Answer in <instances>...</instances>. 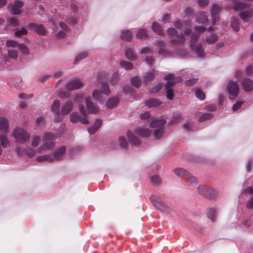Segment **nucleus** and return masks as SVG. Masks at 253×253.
<instances>
[{
  "label": "nucleus",
  "instance_id": "f257e3e1",
  "mask_svg": "<svg viewBox=\"0 0 253 253\" xmlns=\"http://www.w3.org/2000/svg\"><path fill=\"white\" fill-rule=\"evenodd\" d=\"M196 31L192 34L190 41V47L195 52L198 57H203L204 56V49L202 45L201 44H196V42L200 36V32L205 31L206 30L205 27L203 26H196L194 27Z\"/></svg>",
  "mask_w": 253,
  "mask_h": 253
},
{
  "label": "nucleus",
  "instance_id": "f03ea898",
  "mask_svg": "<svg viewBox=\"0 0 253 253\" xmlns=\"http://www.w3.org/2000/svg\"><path fill=\"white\" fill-rule=\"evenodd\" d=\"M12 136L15 139V142L20 144L25 143L30 139V134L25 129L18 127L13 130Z\"/></svg>",
  "mask_w": 253,
  "mask_h": 253
},
{
  "label": "nucleus",
  "instance_id": "7ed1b4c3",
  "mask_svg": "<svg viewBox=\"0 0 253 253\" xmlns=\"http://www.w3.org/2000/svg\"><path fill=\"white\" fill-rule=\"evenodd\" d=\"M166 121L164 119L155 120L152 121L150 126L151 127L157 128L153 131V135L154 136L156 139H160L164 133V126L166 124Z\"/></svg>",
  "mask_w": 253,
  "mask_h": 253
},
{
  "label": "nucleus",
  "instance_id": "20e7f679",
  "mask_svg": "<svg viewBox=\"0 0 253 253\" xmlns=\"http://www.w3.org/2000/svg\"><path fill=\"white\" fill-rule=\"evenodd\" d=\"M75 101L79 103V105L81 104L82 102L85 101L86 104V111L89 113H96L98 111L97 108L90 101V97H85L82 94L76 95Z\"/></svg>",
  "mask_w": 253,
  "mask_h": 253
},
{
  "label": "nucleus",
  "instance_id": "39448f33",
  "mask_svg": "<svg viewBox=\"0 0 253 253\" xmlns=\"http://www.w3.org/2000/svg\"><path fill=\"white\" fill-rule=\"evenodd\" d=\"M80 113L82 114L81 116L78 113L73 112L70 115V121L73 123H77L79 121L83 124H87L89 122L86 118V111L83 104L79 105Z\"/></svg>",
  "mask_w": 253,
  "mask_h": 253
},
{
  "label": "nucleus",
  "instance_id": "423d86ee",
  "mask_svg": "<svg viewBox=\"0 0 253 253\" xmlns=\"http://www.w3.org/2000/svg\"><path fill=\"white\" fill-rule=\"evenodd\" d=\"M227 90L228 93L229 99L234 100L238 96L239 88L236 82L230 81L227 86Z\"/></svg>",
  "mask_w": 253,
  "mask_h": 253
},
{
  "label": "nucleus",
  "instance_id": "0eeeda50",
  "mask_svg": "<svg viewBox=\"0 0 253 253\" xmlns=\"http://www.w3.org/2000/svg\"><path fill=\"white\" fill-rule=\"evenodd\" d=\"M168 34L170 36H176L177 39H171L170 42L174 45H179L185 42V39L184 36L180 34L177 35V31L173 28H169L167 31Z\"/></svg>",
  "mask_w": 253,
  "mask_h": 253
},
{
  "label": "nucleus",
  "instance_id": "6e6552de",
  "mask_svg": "<svg viewBox=\"0 0 253 253\" xmlns=\"http://www.w3.org/2000/svg\"><path fill=\"white\" fill-rule=\"evenodd\" d=\"M152 204L158 210L162 211H166L168 210L167 204L163 202L161 198L156 195H152L150 197Z\"/></svg>",
  "mask_w": 253,
  "mask_h": 253
},
{
  "label": "nucleus",
  "instance_id": "1a4fd4ad",
  "mask_svg": "<svg viewBox=\"0 0 253 253\" xmlns=\"http://www.w3.org/2000/svg\"><path fill=\"white\" fill-rule=\"evenodd\" d=\"M102 93L106 94H109L110 93V89L109 88L108 84L107 83H102L101 91H99L97 89H94L93 91V97L95 100H98L99 101H100L101 100V98H102Z\"/></svg>",
  "mask_w": 253,
  "mask_h": 253
},
{
  "label": "nucleus",
  "instance_id": "9d476101",
  "mask_svg": "<svg viewBox=\"0 0 253 253\" xmlns=\"http://www.w3.org/2000/svg\"><path fill=\"white\" fill-rule=\"evenodd\" d=\"M23 3L19 0H16L13 3H9L7 8L8 10L14 15H18L21 13L20 8L23 6Z\"/></svg>",
  "mask_w": 253,
  "mask_h": 253
},
{
  "label": "nucleus",
  "instance_id": "9b49d317",
  "mask_svg": "<svg viewBox=\"0 0 253 253\" xmlns=\"http://www.w3.org/2000/svg\"><path fill=\"white\" fill-rule=\"evenodd\" d=\"M60 102L58 100H55L51 106V110L55 113L54 121L55 123L61 122L63 120V117L59 111Z\"/></svg>",
  "mask_w": 253,
  "mask_h": 253
},
{
  "label": "nucleus",
  "instance_id": "f8f14e48",
  "mask_svg": "<svg viewBox=\"0 0 253 253\" xmlns=\"http://www.w3.org/2000/svg\"><path fill=\"white\" fill-rule=\"evenodd\" d=\"M27 27L30 30L41 35H45L46 33L44 26L41 24L30 23Z\"/></svg>",
  "mask_w": 253,
  "mask_h": 253
},
{
  "label": "nucleus",
  "instance_id": "ddd939ff",
  "mask_svg": "<svg viewBox=\"0 0 253 253\" xmlns=\"http://www.w3.org/2000/svg\"><path fill=\"white\" fill-rule=\"evenodd\" d=\"M83 85V82L79 79H74L70 81L66 85V87L68 90L78 89Z\"/></svg>",
  "mask_w": 253,
  "mask_h": 253
},
{
  "label": "nucleus",
  "instance_id": "4468645a",
  "mask_svg": "<svg viewBox=\"0 0 253 253\" xmlns=\"http://www.w3.org/2000/svg\"><path fill=\"white\" fill-rule=\"evenodd\" d=\"M73 108V103L70 100L68 101L62 105L60 114L62 116L63 119H64V116L68 115L71 112Z\"/></svg>",
  "mask_w": 253,
  "mask_h": 253
},
{
  "label": "nucleus",
  "instance_id": "2eb2a0df",
  "mask_svg": "<svg viewBox=\"0 0 253 253\" xmlns=\"http://www.w3.org/2000/svg\"><path fill=\"white\" fill-rule=\"evenodd\" d=\"M66 150V147L64 145L59 147L58 149L55 150L53 152V161L55 160L58 161L61 160V157L65 154Z\"/></svg>",
  "mask_w": 253,
  "mask_h": 253
},
{
  "label": "nucleus",
  "instance_id": "dca6fc26",
  "mask_svg": "<svg viewBox=\"0 0 253 253\" xmlns=\"http://www.w3.org/2000/svg\"><path fill=\"white\" fill-rule=\"evenodd\" d=\"M9 123L8 120L4 117H0V132L1 133H8Z\"/></svg>",
  "mask_w": 253,
  "mask_h": 253
},
{
  "label": "nucleus",
  "instance_id": "f3484780",
  "mask_svg": "<svg viewBox=\"0 0 253 253\" xmlns=\"http://www.w3.org/2000/svg\"><path fill=\"white\" fill-rule=\"evenodd\" d=\"M239 15L244 22H248L252 17H253V9H251L242 11L239 14Z\"/></svg>",
  "mask_w": 253,
  "mask_h": 253
},
{
  "label": "nucleus",
  "instance_id": "a211bd4d",
  "mask_svg": "<svg viewBox=\"0 0 253 253\" xmlns=\"http://www.w3.org/2000/svg\"><path fill=\"white\" fill-rule=\"evenodd\" d=\"M244 90L249 92L253 90V81L249 78H244L242 82Z\"/></svg>",
  "mask_w": 253,
  "mask_h": 253
},
{
  "label": "nucleus",
  "instance_id": "6ab92c4d",
  "mask_svg": "<svg viewBox=\"0 0 253 253\" xmlns=\"http://www.w3.org/2000/svg\"><path fill=\"white\" fill-rule=\"evenodd\" d=\"M221 7L217 4L212 6L211 10V15L212 18V23L214 24L218 19V14L220 11Z\"/></svg>",
  "mask_w": 253,
  "mask_h": 253
},
{
  "label": "nucleus",
  "instance_id": "aec40b11",
  "mask_svg": "<svg viewBox=\"0 0 253 253\" xmlns=\"http://www.w3.org/2000/svg\"><path fill=\"white\" fill-rule=\"evenodd\" d=\"M134 131L141 137H147L151 134V131L148 128L138 127L135 129Z\"/></svg>",
  "mask_w": 253,
  "mask_h": 253
},
{
  "label": "nucleus",
  "instance_id": "412c9836",
  "mask_svg": "<svg viewBox=\"0 0 253 253\" xmlns=\"http://www.w3.org/2000/svg\"><path fill=\"white\" fill-rule=\"evenodd\" d=\"M127 136L129 142L133 145L138 146L141 143L140 140L135 136L132 132L130 131H127Z\"/></svg>",
  "mask_w": 253,
  "mask_h": 253
},
{
  "label": "nucleus",
  "instance_id": "4be33fe9",
  "mask_svg": "<svg viewBox=\"0 0 253 253\" xmlns=\"http://www.w3.org/2000/svg\"><path fill=\"white\" fill-rule=\"evenodd\" d=\"M249 5L245 3L242 1H237L234 3L233 8L234 10L237 11H244L245 10L247 9Z\"/></svg>",
  "mask_w": 253,
  "mask_h": 253
},
{
  "label": "nucleus",
  "instance_id": "5701e85b",
  "mask_svg": "<svg viewBox=\"0 0 253 253\" xmlns=\"http://www.w3.org/2000/svg\"><path fill=\"white\" fill-rule=\"evenodd\" d=\"M196 21L199 23H205L208 22V18L206 13L203 11L198 12L196 15Z\"/></svg>",
  "mask_w": 253,
  "mask_h": 253
},
{
  "label": "nucleus",
  "instance_id": "b1692460",
  "mask_svg": "<svg viewBox=\"0 0 253 253\" xmlns=\"http://www.w3.org/2000/svg\"><path fill=\"white\" fill-rule=\"evenodd\" d=\"M7 133H4L0 134V144L3 148H7L10 145V142L7 135Z\"/></svg>",
  "mask_w": 253,
  "mask_h": 253
},
{
  "label": "nucleus",
  "instance_id": "393cba45",
  "mask_svg": "<svg viewBox=\"0 0 253 253\" xmlns=\"http://www.w3.org/2000/svg\"><path fill=\"white\" fill-rule=\"evenodd\" d=\"M174 173L178 177H184L185 179V177L188 176L189 175V172L187 171L186 169L178 168L173 170Z\"/></svg>",
  "mask_w": 253,
  "mask_h": 253
},
{
  "label": "nucleus",
  "instance_id": "a878e982",
  "mask_svg": "<svg viewBox=\"0 0 253 253\" xmlns=\"http://www.w3.org/2000/svg\"><path fill=\"white\" fill-rule=\"evenodd\" d=\"M145 104L149 108H151L160 106L161 104V102L158 99L152 98L147 100L145 102Z\"/></svg>",
  "mask_w": 253,
  "mask_h": 253
},
{
  "label": "nucleus",
  "instance_id": "bb28decb",
  "mask_svg": "<svg viewBox=\"0 0 253 253\" xmlns=\"http://www.w3.org/2000/svg\"><path fill=\"white\" fill-rule=\"evenodd\" d=\"M119 102V100L117 97H113L108 100L106 103L107 107L112 109L116 107Z\"/></svg>",
  "mask_w": 253,
  "mask_h": 253
},
{
  "label": "nucleus",
  "instance_id": "cd10ccee",
  "mask_svg": "<svg viewBox=\"0 0 253 253\" xmlns=\"http://www.w3.org/2000/svg\"><path fill=\"white\" fill-rule=\"evenodd\" d=\"M121 37L122 40L130 42L132 39V33L129 30H124L121 32Z\"/></svg>",
  "mask_w": 253,
  "mask_h": 253
},
{
  "label": "nucleus",
  "instance_id": "c85d7f7f",
  "mask_svg": "<svg viewBox=\"0 0 253 253\" xmlns=\"http://www.w3.org/2000/svg\"><path fill=\"white\" fill-rule=\"evenodd\" d=\"M155 71L153 70L146 73L143 78V81L145 84H147L150 81H152L155 77Z\"/></svg>",
  "mask_w": 253,
  "mask_h": 253
},
{
  "label": "nucleus",
  "instance_id": "c756f323",
  "mask_svg": "<svg viewBox=\"0 0 253 253\" xmlns=\"http://www.w3.org/2000/svg\"><path fill=\"white\" fill-rule=\"evenodd\" d=\"M216 194V192L214 189L208 187L203 196L208 199H212Z\"/></svg>",
  "mask_w": 253,
  "mask_h": 253
},
{
  "label": "nucleus",
  "instance_id": "7c9ffc66",
  "mask_svg": "<svg viewBox=\"0 0 253 253\" xmlns=\"http://www.w3.org/2000/svg\"><path fill=\"white\" fill-rule=\"evenodd\" d=\"M37 161L39 162H42L45 161L51 162L53 161V158L51 155H42L38 157L37 158Z\"/></svg>",
  "mask_w": 253,
  "mask_h": 253
},
{
  "label": "nucleus",
  "instance_id": "2f4dec72",
  "mask_svg": "<svg viewBox=\"0 0 253 253\" xmlns=\"http://www.w3.org/2000/svg\"><path fill=\"white\" fill-rule=\"evenodd\" d=\"M231 27L233 30L236 32L239 31L240 29V24L239 19L235 17H233L231 18Z\"/></svg>",
  "mask_w": 253,
  "mask_h": 253
},
{
  "label": "nucleus",
  "instance_id": "473e14b6",
  "mask_svg": "<svg viewBox=\"0 0 253 253\" xmlns=\"http://www.w3.org/2000/svg\"><path fill=\"white\" fill-rule=\"evenodd\" d=\"M44 142V144L41 146L40 148L42 150H49L53 147L55 144L54 142L52 141H47Z\"/></svg>",
  "mask_w": 253,
  "mask_h": 253
},
{
  "label": "nucleus",
  "instance_id": "72a5a7b5",
  "mask_svg": "<svg viewBox=\"0 0 253 253\" xmlns=\"http://www.w3.org/2000/svg\"><path fill=\"white\" fill-rule=\"evenodd\" d=\"M185 181L188 185L197 184L198 180L195 176L192 175L189 172V175L185 177Z\"/></svg>",
  "mask_w": 253,
  "mask_h": 253
},
{
  "label": "nucleus",
  "instance_id": "f704fd0d",
  "mask_svg": "<svg viewBox=\"0 0 253 253\" xmlns=\"http://www.w3.org/2000/svg\"><path fill=\"white\" fill-rule=\"evenodd\" d=\"M218 39V37L215 34H211L210 35L207 36L206 41L208 43L210 44H213L216 42Z\"/></svg>",
  "mask_w": 253,
  "mask_h": 253
},
{
  "label": "nucleus",
  "instance_id": "c9c22d12",
  "mask_svg": "<svg viewBox=\"0 0 253 253\" xmlns=\"http://www.w3.org/2000/svg\"><path fill=\"white\" fill-rule=\"evenodd\" d=\"M125 54L126 57L130 60H135L136 59V55L130 48H128L126 49Z\"/></svg>",
  "mask_w": 253,
  "mask_h": 253
},
{
  "label": "nucleus",
  "instance_id": "e433bc0d",
  "mask_svg": "<svg viewBox=\"0 0 253 253\" xmlns=\"http://www.w3.org/2000/svg\"><path fill=\"white\" fill-rule=\"evenodd\" d=\"M152 29L153 31L158 35H162L163 34V32L161 28L160 25L157 23H153L152 26Z\"/></svg>",
  "mask_w": 253,
  "mask_h": 253
},
{
  "label": "nucleus",
  "instance_id": "4c0bfd02",
  "mask_svg": "<svg viewBox=\"0 0 253 253\" xmlns=\"http://www.w3.org/2000/svg\"><path fill=\"white\" fill-rule=\"evenodd\" d=\"M157 46L159 48V53L165 54L166 53V50L164 48L165 42L162 41H158L157 42Z\"/></svg>",
  "mask_w": 253,
  "mask_h": 253
},
{
  "label": "nucleus",
  "instance_id": "58836bf2",
  "mask_svg": "<svg viewBox=\"0 0 253 253\" xmlns=\"http://www.w3.org/2000/svg\"><path fill=\"white\" fill-rule=\"evenodd\" d=\"M136 37L139 39H146L148 37L147 31L144 29H140L136 34Z\"/></svg>",
  "mask_w": 253,
  "mask_h": 253
},
{
  "label": "nucleus",
  "instance_id": "ea45409f",
  "mask_svg": "<svg viewBox=\"0 0 253 253\" xmlns=\"http://www.w3.org/2000/svg\"><path fill=\"white\" fill-rule=\"evenodd\" d=\"M119 79L120 76L119 73L117 72H115L112 75L111 77L110 80V84L112 85H115L118 84Z\"/></svg>",
  "mask_w": 253,
  "mask_h": 253
},
{
  "label": "nucleus",
  "instance_id": "a19ab883",
  "mask_svg": "<svg viewBox=\"0 0 253 253\" xmlns=\"http://www.w3.org/2000/svg\"><path fill=\"white\" fill-rule=\"evenodd\" d=\"M183 116L182 115L178 113H175L173 115L172 117V120L170 123V124H172L173 123H177L181 120H183Z\"/></svg>",
  "mask_w": 253,
  "mask_h": 253
},
{
  "label": "nucleus",
  "instance_id": "79ce46f5",
  "mask_svg": "<svg viewBox=\"0 0 253 253\" xmlns=\"http://www.w3.org/2000/svg\"><path fill=\"white\" fill-rule=\"evenodd\" d=\"M56 138L54 134L50 132H47L45 134L42 138L43 141H52Z\"/></svg>",
  "mask_w": 253,
  "mask_h": 253
},
{
  "label": "nucleus",
  "instance_id": "37998d69",
  "mask_svg": "<svg viewBox=\"0 0 253 253\" xmlns=\"http://www.w3.org/2000/svg\"><path fill=\"white\" fill-rule=\"evenodd\" d=\"M213 117L211 113H204L202 114L199 118L200 122H204L208 120H210Z\"/></svg>",
  "mask_w": 253,
  "mask_h": 253
},
{
  "label": "nucleus",
  "instance_id": "c03bdc74",
  "mask_svg": "<svg viewBox=\"0 0 253 253\" xmlns=\"http://www.w3.org/2000/svg\"><path fill=\"white\" fill-rule=\"evenodd\" d=\"M215 214L216 210L213 208L209 209L207 212L208 217L213 221H214Z\"/></svg>",
  "mask_w": 253,
  "mask_h": 253
},
{
  "label": "nucleus",
  "instance_id": "a18cd8bd",
  "mask_svg": "<svg viewBox=\"0 0 253 253\" xmlns=\"http://www.w3.org/2000/svg\"><path fill=\"white\" fill-rule=\"evenodd\" d=\"M131 83L136 87L140 86L141 84V80L137 76H135L131 79Z\"/></svg>",
  "mask_w": 253,
  "mask_h": 253
},
{
  "label": "nucleus",
  "instance_id": "49530a36",
  "mask_svg": "<svg viewBox=\"0 0 253 253\" xmlns=\"http://www.w3.org/2000/svg\"><path fill=\"white\" fill-rule=\"evenodd\" d=\"M195 94L197 97L200 100H204L205 98V94L200 88H197L196 89Z\"/></svg>",
  "mask_w": 253,
  "mask_h": 253
},
{
  "label": "nucleus",
  "instance_id": "de8ad7c7",
  "mask_svg": "<svg viewBox=\"0 0 253 253\" xmlns=\"http://www.w3.org/2000/svg\"><path fill=\"white\" fill-rule=\"evenodd\" d=\"M88 55V53L85 51H84L80 54H79L75 58V63H77L80 61L83 60Z\"/></svg>",
  "mask_w": 253,
  "mask_h": 253
},
{
  "label": "nucleus",
  "instance_id": "09e8293b",
  "mask_svg": "<svg viewBox=\"0 0 253 253\" xmlns=\"http://www.w3.org/2000/svg\"><path fill=\"white\" fill-rule=\"evenodd\" d=\"M66 22L71 25H75L78 23V19L73 16H70L67 18Z\"/></svg>",
  "mask_w": 253,
  "mask_h": 253
},
{
  "label": "nucleus",
  "instance_id": "8fccbe9b",
  "mask_svg": "<svg viewBox=\"0 0 253 253\" xmlns=\"http://www.w3.org/2000/svg\"><path fill=\"white\" fill-rule=\"evenodd\" d=\"M27 34V31L26 28H22L20 30L15 32V35L16 37L19 38L23 35H26Z\"/></svg>",
  "mask_w": 253,
  "mask_h": 253
},
{
  "label": "nucleus",
  "instance_id": "3c124183",
  "mask_svg": "<svg viewBox=\"0 0 253 253\" xmlns=\"http://www.w3.org/2000/svg\"><path fill=\"white\" fill-rule=\"evenodd\" d=\"M122 67L125 68L126 70L131 69L132 67V64L130 62L122 61L120 63Z\"/></svg>",
  "mask_w": 253,
  "mask_h": 253
},
{
  "label": "nucleus",
  "instance_id": "603ef678",
  "mask_svg": "<svg viewBox=\"0 0 253 253\" xmlns=\"http://www.w3.org/2000/svg\"><path fill=\"white\" fill-rule=\"evenodd\" d=\"M18 47L19 49L24 54H27L29 52V49L28 47L23 43H18Z\"/></svg>",
  "mask_w": 253,
  "mask_h": 253
},
{
  "label": "nucleus",
  "instance_id": "864d4df0",
  "mask_svg": "<svg viewBox=\"0 0 253 253\" xmlns=\"http://www.w3.org/2000/svg\"><path fill=\"white\" fill-rule=\"evenodd\" d=\"M119 141L120 145L123 148H126L127 147V143L126 138L124 136H121L119 138Z\"/></svg>",
  "mask_w": 253,
  "mask_h": 253
},
{
  "label": "nucleus",
  "instance_id": "5fc2aeb1",
  "mask_svg": "<svg viewBox=\"0 0 253 253\" xmlns=\"http://www.w3.org/2000/svg\"><path fill=\"white\" fill-rule=\"evenodd\" d=\"M208 187H209L205 185H200L197 188V191L199 193L204 196Z\"/></svg>",
  "mask_w": 253,
  "mask_h": 253
},
{
  "label": "nucleus",
  "instance_id": "6e6d98bb",
  "mask_svg": "<svg viewBox=\"0 0 253 253\" xmlns=\"http://www.w3.org/2000/svg\"><path fill=\"white\" fill-rule=\"evenodd\" d=\"M151 181L153 184L158 185L161 183V179L158 175H153L151 177Z\"/></svg>",
  "mask_w": 253,
  "mask_h": 253
},
{
  "label": "nucleus",
  "instance_id": "4d7b16f0",
  "mask_svg": "<svg viewBox=\"0 0 253 253\" xmlns=\"http://www.w3.org/2000/svg\"><path fill=\"white\" fill-rule=\"evenodd\" d=\"M198 79L197 78H193L187 80L185 82V84L186 86H192L196 84L198 82Z\"/></svg>",
  "mask_w": 253,
  "mask_h": 253
},
{
  "label": "nucleus",
  "instance_id": "13d9d810",
  "mask_svg": "<svg viewBox=\"0 0 253 253\" xmlns=\"http://www.w3.org/2000/svg\"><path fill=\"white\" fill-rule=\"evenodd\" d=\"M163 85L162 84H159L151 89V92L153 94H155L158 92L159 90H160L163 88Z\"/></svg>",
  "mask_w": 253,
  "mask_h": 253
},
{
  "label": "nucleus",
  "instance_id": "bf43d9fd",
  "mask_svg": "<svg viewBox=\"0 0 253 253\" xmlns=\"http://www.w3.org/2000/svg\"><path fill=\"white\" fill-rule=\"evenodd\" d=\"M8 55L12 58L15 59L17 57V52L14 49H9L8 51Z\"/></svg>",
  "mask_w": 253,
  "mask_h": 253
},
{
  "label": "nucleus",
  "instance_id": "052dcab7",
  "mask_svg": "<svg viewBox=\"0 0 253 253\" xmlns=\"http://www.w3.org/2000/svg\"><path fill=\"white\" fill-rule=\"evenodd\" d=\"M167 98L169 100H172L174 97V93L172 89H166Z\"/></svg>",
  "mask_w": 253,
  "mask_h": 253
},
{
  "label": "nucleus",
  "instance_id": "680f3d73",
  "mask_svg": "<svg viewBox=\"0 0 253 253\" xmlns=\"http://www.w3.org/2000/svg\"><path fill=\"white\" fill-rule=\"evenodd\" d=\"M18 43L15 41L12 40H8L6 42V45L7 47H15L16 46H18Z\"/></svg>",
  "mask_w": 253,
  "mask_h": 253
},
{
  "label": "nucleus",
  "instance_id": "e2e57ef3",
  "mask_svg": "<svg viewBox=\"0 0 253 253\" xmlns=\"http://www.w3.org/2000/svg\"><path fill=\"white\" fill-rule=\"evenodd\" d=\"M9 22L13 26H19V23L17 20L14 17H11L9 19Z\"/></svg>",
  "mask_w": 253,
  "mask_h": 253
},
{
  "label": "nucleus",
  "instance_id": "0e129e2a",
  "mask_svg": "<svg viewBox=\"0 0 253 253\" xmlns=\"http://www.w3.org/2000/svg\"><path fill=\"white\" fill-rule=\"evenodd\" d=\"M41 141V137L40 136H36L33 139L32 145L33 146H37L39 145Z\"/></svg>",
  "mask_w": 253,
  "mask_h": 253
},
{
  "label": "nucleus",
  "instance_id": "69168bd1",
  "mask_svg": "<svg viewBox=\"0 0 253 253\" xmlns=\"http://www.w3.org/2000/svg\"><path fill=\"white\" fill-rule=\"evenodd\" d=\"M59 25L61 29L66 32H68L70 30V28L63 22H60Z\"/></svg>",
  "mask_w": 253,
  "mask_h": 253
},
{
  "label": "nucleus",
  "instance_id": "338daca9",
  "mask_svg": "<svg viewBox=\"0 0 253 253\" xmlns=\"http://www.w3.org/2000/svg\"><path fill=\"white\" fill-rule=\"evenodd\" d=\"M246 207L249 209H253V196L248 201Z\"/></svg>",
  "mask_w": 253,
  "mask_h": 253
},
{
  "label": "nucleus",
  "instance_id": "774afa93",
  "mask_svg": "<svg viewBox=\"0 0 253 253\" xmlns=\"http://www.w3.org/2000/svg\"><path fill=\"white\" fill-rule=\"evenodd\" d=\"M26 153L27 155L31 157H33L36 154L35 151L32 148L27 149L26 151Z\"/></svg>",
  "mask_w": 253,
  "mask_h": 253
}]
</instances>
